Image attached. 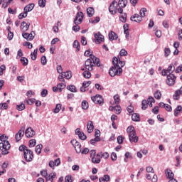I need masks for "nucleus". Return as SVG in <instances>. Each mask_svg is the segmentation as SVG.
I'll return each instance as SVG.
<instances>
[{
  "mask_svg": "<svg viewBox=\"0 0 182 182\" xmlns=\"http://www.w3.org/2000/svg\"><path fill=\"white\" fill-rule=\"evenodd\" d=\"M112 63L114 66H112L109 70V74L112 77H114V76H120L123 73V66L126 65L124 61L120 60V58H114L112 60Z\"/></svg>",
  "mask_w": 182,
  "mask_h": 182,
  "instance_id": "1",
  "label": "nucleus"
},
{
  "mask_svg": "<svg viewBox=\"0 0 182 182\" xmlns=\"http://www.w3.org/2000/svg\"><path fill=\"white\" fill-rule=\"evenodd\" d=\"M0 140L1 141L0 143V150H4L2 151V154L4 156H6V154H9V151H8V150L11 149V144H9V141H7L8 137H6V136L5 135H0Z\"/></svg>",
  "mask_w": 182,
  "mask_h": 182,
  "instance_id": "2",
  "label": "nucleus"
},
{
  "mask_svg": "<svg viewBox=\"0 0 182 182\" xmlns=\"http://www.w3.org/2000/svg\"><path fill=\"white\" fill-rule=\"evenodd\" d=\"M90 156L92 163H93L94 164H99L100 163L101 158H100V152L96 154V150L92 149L90 151Z\"/></svg>",
  "mask_w": 182,
  "mask_h": 182,
  "instance_id": "3",
  "label": "nucleus"
},
{
  "mask_svg": "<svg viewBox=\"0 0 182 182\" xmlns=\"http://www.w3.org/2000/svg\"><path fill=\"white\" fill-rule=\"evenodd\" d=\"M95 67V55H90V58L87 59L85 62V68L89 72H92L93 70V68Z\"/></svg>",
  "mask_w": 182,
  "mask_h": 182,
  "instance_id": "4",
  "label": "nucleus"
},
{
  "mask_svg": "<svg viewBox=\"0 0 182 182\" xmlns=\"http://www.w3.org/2000/svg\"><path fill=\"white\" fill-rule=\"evenodd\" d=\"M23 157L26 161L29 163L33 160V152H32L31 149H27V151H25V153L23 154Z\"/></svg>",
  "mask_w": 182,
  "mask_h": 182,
  "instance_id": "5",
  "label": "nucleus"
},
{
  "mask_svg": "<svg viewBox=\"0 0 182 182\" xmlns=\"http://www.w3.org/2000/svg\"><path fill=\"white\" fill-rule=\"evenodd\" d=\"M70 143L72 146H73V147L75 148L76 153H77L78 154H80V151H82V145L80 144V143L76 139L71 140Z\"/></svg>",
  "mask_w": 182,
  "mask_h": 182,
  "instance_id": "6",
  "label": "nucleus"
},
{
  "mask_svg": "<svg viewBox=\"0 0 182 182\" xmlns=\"http://www.w3.org/2000/svg\"><path fill=\"white\" fill-rule=\"evenodd\" d=\"M109 13L112 15H116L117 13V1L114 0L109 7Z\"/></svg>",
  "mask_w": 182,
  "mask_h": 182,
  "instance_id": "7",
  "label": "nucleus"
},
{
  "mask_svg": "<svg viewBox=\"0 0 182 182\" xmlns=\"http://www.w3.org/2000/svg\"><path fill=\"white\" fill-rule=\"evenodd\" d=\"M82 21H83V12L82 11L77 12L74 19L75 25H80V23H82Z\"/></svg>",
  "mask_w": 182,
  "mask_h": 182,
  "instance_id": "8",
  "label": "nucleus"
},
{
  "mask_svg": "<svg viewBox=\"0 0 182 182\" xmlns=\"http://www.w3.org/2000/svg\"><path fill=\"white\" fill-rule=\"evenodd\" d=\"M94 38H95V43H97V45H100V43L105 41V36H103L100 32L95 33Z\"/></svg>",
  "mask_w": 182,
  "mask_h": 182,
  "instance_id": "9",
  "label": "nucleus"
},
{
  "mask_svg": "<svg viewBox=\"0 0 182 182\" xmlns=\"http://www.w3.org/2000/svg\"><path fill=\"white\" fill-rule=\"evenodd\" d=\"M166 83L168 86H173L176 83V75L173 74H169L167 75Z\"/></svg>",
  "mask_w": 182,
  "mask_h": 182,
  "instance_id": "10",
  "label": "nucleus"
},
{
  "mask_svg": "<svg viewBox=\"0 0 182 182\" xmlns=\"http://www.w3.org/2000/svg\"><path fill=\"white\" fill-rule=\"evenodd\" d=\"M91 100L97 105H103V98L102 95H97L95 97H92Z\"/></svg>",
  "mask_w": 182,
  "mask_h": 182,
  "instance_id": "11",
  "label": "nucleus"
},
{
  "mask_svg": "<svg viewBox=\"0 0 182 182\" xmlns=\"http://www.w3.org/2000/svg\"><path fill=\"white\" fill-rule=\"evenodd\" d=\"M25 134V127H21V129L16 134V140L19 141Z\"/></svg>",
  "mask_w": 182,
  "mask_h": 182,
  "instance_id": "12",
  "label": "nucleus"
},
{
  "mask_svg": "<svg viewBox=\"0 0 182 182\" xmlns=\"http://www.w3.org/2000/svg\"><path fill=\"white\" fill-rule=\"evenodd\" d=\"M35 135V131L33 130V129H32V127H28L26 129L25 131V136L26 137H33Z\"/></svg>",
  "mask_w": 182,
  "mask_h": 182,
  "instance_id": "13",
  "label": "nucleus"
},
{
  "mask_svg": "<svg viewBox=\"0 0 182 182\" xmlns=\"http://www.w3.org/2000/svg\"><path fill=\"white\" fill-rule=\"evenodd\" d=\"M129 139L131 143H137V141H139V137L137 136V135H136V132H132L129 134Z\"/></svg>",
  "mask_w": 182,
  "mask_h": 182,
  "instance_id": "14",
  "label": "nucleus"
},
{
  "mask_svg": "<svg viewBox=\"0 0 182 182\" xmlns=\"http://www.w3.org/2000/svg\"><path fill=\"white\" fill-rule=\"evenodd\" d=\"M131 21H132L133 22L139 23L141 22L142 17L139 14H134L133 16L131 17Z\"/></svg>",
  "mask_w": 182,
  "mask_h": 182,
  "instance_id": "15",
  "label": "nucleus"
},
{
  "mask_svg": "<svg viewBox=\"0 0 182 182\" xmlns=\"http://www.w3.org/2000/svg\"><path fill=\"white\" fill-rule=\"evenodd\" d=\"M87 133H92L93 132V129H95V126L93 125V122L88 121L87 124Z\"/></svg>",
  "mask_w": 182,
  "mask_h": 182,
  "instance_id": "16",
  "label": "nucleus"
},
{
  "mask_svg": "<svg viewBox=\"0 0 182 182\" xmlns=\"http://www.w3.org/2000/svg\"><path fill=\"white\" fill-rule=\"evenodd\" d=\"M108 36H109V41H116L119 38L117 34L114 31L109 32Z\"/></svg>",
  "mask_w": 182,
  "mask_h": 182,
  "instance_id": "17",
  "label": "nucleus"
},
{
  "mask_svg": "<svg viewBox=\"0 0 182 182\" xmlns=\"http://www.w3.org/2000/svg\"><path fill=\"white\" fill-rule=\"evenodd\" d=\"M33 8H35V4H30L24 7V12H26L28 14V12H31V11L33 9Z\"/></svg>",
  "mask_w": 182,
  "mask_h": 182,
  "instance_id": "18",
  "label": "nucleus"
},
{
  "mask_svg": "<svg viewBox=\"0 0 182 182\" xmlns=\"http://www.w3.org/2000/svg\"><path fill=\"white\" fill-rule=\"evenodd\" d=\"M87 15L89 18H92L95 15V9L92 7H89L87 9Z\"/></svg>",
  "mask_w": 182,
  "mask_h": 182,
  "instance_id": "19",
  "label": "nucleus"
},
{
  "mask_svg": "<svg viewBox=\"0 0 182 182\" xmlns=\"http://www.w3.org/2000/svg\"><path fill=\"white\" fill-rule=\"evenodd\" d=\"M117 5L119 8H126L127 5V0H119Z\"/></svg>",
  "mask_w": 182,
  "mask_h": 182,
  "instance_id": "20",
  "label": "nucleus"
},
{
  "mask_svg": "<svg viewBox=\"0 0 182 182\" xmlns=\"http://www.w3.org/2000/svg\"><path fill=\"white\" fill-rule=\"evenodd\" d=\"M174 70H176V67L173 64H171L166 69V71L168 72V73H169V75L173 74V72H174Z\"/></svg>",
  "mask_w": 182,
  "mask_h": 182,
  "instance_id": "21",
  "label": "nucleus"
},
{
  "mask_svg": "<svg viewBox=\"0 0 182 182\" xmlns=\"http://www.w3.org/2000/svg\"><path fill=\"white\" fill-rule=\"evenodd\" d=\"M73 47L76 49L77 52H79V50H80V44L79 43V41H77V40H75L73 42Z\"/></svg>",
  "mask_w": 182,
  "mask_h": 182,
  "instance_id": "22",
  "label": "nucleus"
},
{
  "mask_svg": "<svg viewBox=\"0 0 182 182\" xmlns=\"http://www.w3.org/2000/svg\"><path fill=\"white\" fill-rule=\"evenodd\" d=\"M36 58H38V48L35 49L33 52L31 53L32 60H36Z\"/></svg>",
  "mask_w": 182,
  "mask_h": 182,
  "instance_id": "23",
  "label": "nucleus"
},
{
  "mask_svg": "<svg viewBox=\"0 0 182 182\" xmlns=\"http://www.w3.org/2000/svg\"><path fill=\"white\" fill-rule=\"evenodd\" d=\"M180 112H182L181 105H178L176 107V108L174 110V116L177 117V116H178V114H180Z\"/></svg>",
  "mask_w": 182,
  "mask_h": 182,
  "instance_id": "24",
  "label": "nucleus"
},
{
  "mask_svg": "<svg viewBox=\"0 0 182 182\" xmlns=\"http://www.w3.org/2000/svg\"><path fill=\"white\" fill-rule=\"evenodd\" d=\"M43 147V145H42V144H40L36 146L35 151L36 154H40L42 152Z\"/></svg>",
  "mask_w": 182,
  "mask_h": 182,
  "instance_id": "25",
  "label": "nucleus"
},
{
  "mask_svg": "<svg viewBox=\"0 0 182 182\" xmlns=\"http://www.w3.org/2000/svg\"><path fill=\"white\" fill-rule=\"evenodd\" d=\"M132 119L133 122H139L140 121V115L139 114H132Z\"/></svg>",
  "mask_w": 182,
  "mask_h": 182,
  "instance_id": "26",
  "label": "nucleus"
},
{
  "mask_svg": "<svg viewBox=\"0 0 182 182\" xmlns=\"http://www.w3.org/2000/svg\"><path fill=\"white\" fill-rule=\"evenodd\" d=\"M181 95V94L180 93V91L178 90L175 91V93L173 95V100H178V99H180V95Z\"/></svg>",
  "mask_w": 182,
  "mask_h": 182,
  "instance_id": "27",
  "label": "nucleus"
},
{
  "mask_svg": "<svg viewBox=\"0 0 182 182\" xmlns=\"http://www.w3.org/2000/svg\"><path fill=\"white\" fill-rule=\"evenodd\" d=\"M20 61L21 62L23 66H28V63H29L28 58L25 57H21Z\"/></svg>",
  "mask_w": 182,
  "mask_h": 182,
  "instance_id": "28",
  "label": "nucleus"
},
{
  "mask_svg": "<svg viewBox=\"0 0 182 182\" xmlns=\"http://www.w3.org/2000/svg\"><path fill=\"white\" fill-rule=\"evenodd\" d=\"M100 159H104L105 160H107L109 159V153L107 152H100Z\"/></svg>",
  "mask_w": 182,
  "mask_h": 182,
  "instance_id": "29",
  "label": "nucleus"
},
{
  "mask_svg": "<svg viewBox=\"0 0 182 182\" xmlns=\"http://www.w3.org/2000/svg\"><path fill=\"white\" fill-rule=\"evenodd\" d=\"M154 96L155 99H157V100H160L161 99V92H160V90H156L154 93Z\"/></svg>",
  "mask_w": 182,
  "mask_h": 182,
  "instance_id": "30",
  "label": "nucleus"
},
{
  "mask_svg": "<svg viewBox=\"0 0 182 182\" xmlns=\"http://www.w3.org/2000/svg\"><path fill=\"white\" fill-rule=\"evenodd\" d=\"M166 173L168 176V178H169V180H175L174 179V173L173 172H171V170H167Z\"/></svg>",
  "mask_w": 182,
  "mask_h": 182,
  "instance_id": "31",
  "label": "nucleus"
},
{
  "mask_svg": "<svg viewBox=\"0 0 182 182\" xmlns=\"http://www.w3.org/2000/svg\"><path fill=\"white\" fill-rule=\"evenodd\" d=\"M95 140L97 141H100V130L96 129L95 134Z\"/></svg>",
  "mask_w": 182,
  "mask_h": 182,
  "instance_id": "32",
  "label": "nucleus"
},
{
  "mask_svg": "<svg viewBox=\"0 0 182 182\" xmlns=\"http://www.w3.org/2000/svg\"><path fill=\"white\" fill-rule=\"evenodd\" d=\"M127 19V14L126 13H124L122 15L119 16V20L121 22H123L124 23Z\"/></svg>",
  "mask_w": 182,
  "mask_h": 182,
  "instance_id": "33",
  "label": "nucleus"
},
{
  "mask_svg": "<svg viewBox=\"0 0 182 182\" xmlns=\"http://www.w3.org/2000/svg\"><path fill=\"white\" fill-rule=\"evenodd\" d=\"M63 75L65 79H70L72 77V72L70 71H67L63 73Z\"/></svg>",
  "mask_w": 182,
  "mask_h": 182,
  "instance_id": "34",
  "label": "nucleus"
},
{
  "mask_svg": "<svg viewBox=\"0 0 182 182\" xmlns=\"http://www.w3.org/2000/svg\"><path fill=\"white\" fill-rule=\"evenodd\" d=\"M148 105H149L148 101L146 100H143L141 102V105H142L141 109L143 110H146V109H147Z\"/></svg>",
  "mask_w": 182,
  "mask_h": 182,
  "instance_id": "35",
  "label": "nucleus"
},
{
  "mask_svg": "<svg viewBox=\"0 0 182 182\" xmlns=\"http://www.w3.org/2000/svg\"><path fill=\"white\" fill-rule=\"evenodd\" d=\"M147 102L149 103V107H153V103H154L156 101L154 100V97H149Z\"/></svg>",
  "mask_w": 182,
  "mask_h": 182,
  "instance_id": "36",
  "label": "nucleus"
},
{
  "mask_svg": "<svg viewBox=\"0 0 182 182\" xmlns=\"http://www.w3.org/2000/svg\"><path fill=\"white\" fill-rule=\"evenodd\" d=\"M84 77H85V79H90V77H92V74L90 73V71H85L83 73H82Z\"/></svg>",
  "mask_w": 182,
  "mask_h": 182,
  "instance_id": "37",
  "label": "nucleus"
},
{
  "mask_svg": "<svg viewBox=\"0 0 182 182\" xmlns=\"http://www.w3.org/2000/svg\"><path fill=\"white\" fill-rule=\"evenodd\" d=\"M55 177H56V173L55 172L50 173L48 176V181H49L50 180L51 182H53V178H55Z\"/></svg>",
  "mask_w": 182,
  "mask_h": 182,
  "instance_id": "38",
  "label": "nucleus"
},
{
  "mask_svg": "<svg viewBox=\"0 0 182 182\" xmlns=\"http://www.w3.org/2000/svg\"><path fill=\"white\" fill-rule=\"evenodd\" d=\"M38 6L40 8H45L46 6V0H38Z\"/></svg>",
  "mask_w": 182,
  "mask_h": 182,
  "instance_id": "39",
  "label": "nucleus"
},
{
  "mask_svg": "<svg viewBox=\"0 0 182 182\" xmlns=\"http://www.w3.org/2000/svg\"><path fill=\"white\" fill-rule=\"evenodd\" d=\"M57 86L59 89V92H62V90H63V89L66 87V84H65V82H62V83L58 84Z\"/></svg>",
  "mask_w": 182,
  "mask_h": 182,
  "instance_id": "40",
  "label": "nucleus"
},
{
  "mask_svg": "<svg viewBox=\"0 0 182 182\" xmlns=\"http://www.w3.org/2000/svg\"><path fill=\"white\" fill-rule=\"evenodd\" d=\"M82 108L83 109V110H87V109L89 108V103L87 101H82Z\"/></svg>",
  "mask_w": 182,
  "mask_h": 182,
  "instance_id": "41",
  "label": "nucleus"
},
{
  "mask_svg": "<svg viewBox=\"0 0 182 182\" xmlns=\"http://www.w3.org/2000/svg\"><path fill=\"white\" fill-rule=\"evenodd\" d=\"M16 109L18 110V112H22V110H25V104L21 103V105H17Z\"/></svg>",
  "mask_w": 182,
  "mask_h": 182,
  "instance_id": "42",
  "label": "nucleus"
},
{
  "mask_svg": "<svg viewBox=\"0 0 182 182\" xmlns=\"http://www.w3.org/2000/svg\"><path fill=\"white\" fill-rule=\"evenodd\" d=\"M146 12H147V9L146 8H142L141 9L139 14L142 18H144L146 16Z\"/></svg>",
  "mask_w": 182,
  "mask_h": 182,
  "instance_id": "43",
  "label": "nucleus"
},
{
  "mask_svg": "<svg viewBox=\"0 0 182 182\" xmlns=\"http://www.w3.org/2000/svg\"><path fill=\"white\" fill-rule=\"evenodd\" d=\"M60 109H62V105L57 104L56 106H55V108L53 110V112L55 113H59V112H60Z\"/></svg>",
  "mask_w": 182,
  "mask_h": 182,
  "instance_id": "44",
  "label": "nucleus"
},
{
  "mask_svg": "<svg viewBox=\"0 0 182 182\" xmlns=\"http://www.w3.org/2000/svg\"><path fill=\"white\" fill-rule=\"evenodd\" d=\"M127 132L129 133V134H132V133H136V132L134 131V127H133V126H129V127L127 129Z\"/></svg>",
  "mask_w": 182,
  "mask_h": 182,
  "instance_id": "45",
  "label": "nucleus"
},
{
  "mask_svg": "<svg viewBox=\"0 0 182 182\" xmlns=\"http://www.w3.org/2000/svg\"><path fill=\"white\" fill-rule=\"evenodd\" d=\"M114 100L115 105H119V103H120V97L119 96V95H115L114 96Z\"/></svg>",
  "mask_w": 182,
  "mask_h": 182,
  "instance_id": "46",
  "label": "nucleus"
},
{
  "mask_svg": "<svg viewBox=\"0 0 182 182\" xmlns=\"http://www.w3.org/2000/svg\"><path fill=\"white\" fill-rule=\"evenodd\" d=\"M67 89L70 90V92H73V93H76V87L75 85H70L67 87Z\"/></svg>",
  "mask_w": 182,
  "mask_h": 182,
  "instance_id": "47",
  "label": "nucleus"
},
{
  "mask_svg": "<svg viewBox=\"0 0 182 182\" xmlns=\"http://www.w3.org/2000/svg\"><path fill=\"white\" fill-rule=\"evenodd\" d=\"M41 176L44 177V178L46 179V181H48V172L46 170H43L41 171Z\"/></svg>",
  "mask_w": 182,
  "mask_h": 182,
  "instance_id": "48",
  "label": "nucleus"
},
{
  "mask_svg": "<svg viewBox=\"0 0 182 182\" xmlns=\"http://www.w3.org/2000/svg\"><path fill=\"white\" fill-rule=\"evenodd\" d=\"M94 66H100V60L95 56L94 58Z\"/></svg>",
  "mask_w": 182,
  "mask_h": 182,
  "instance_id": "49",
  "label": "nucleus"
},
{
  "mask_svg": "<svg viewBox=\"0 0 182 182\" xmlns=\"http://www.w3.org/2000/svg\"><path fill=\"white\" fill-rule=\"evenodd\" d=\"M18 150L19 151H23V154H24L25 151H28V147H26V146L21 145L19 146Z\"/></svg>",
  "mask_w": 182,
  "mask_h": 182,
  "instance_id": "50",
  "label": "nucleus"
},
{
  "mask_svg": "<svg viewBox=\"0 0 182 182\" xmlns=\"http://www.w3.org/2000/svg\"><path fill=\"white\" fill-rule=\"evenodd\" d=\"M0 109L1 110H6L8 109V104L6 102L0 104Z\"/></svg>",
  "mask_w": 182,
  "mask_h": 182,
  "instance_id": "51",
  "label": "nucleus"
},
{
  "mask_svg": "<svg viewBox=\"0 0 182 182\" xmlns=\"http://www.w3.org/2000/svg\"><path fill=\"white\" fill-rule=\"evenodd\" d=\"M36 146V139H31L29 141V147H34Z\"/></svg>",
  "mask_w": 182,
  "mask_h": 182,
  "instance_id": "52",
  "label": "nucleus"
},
{
  "mask_svg": "<svg viewBox=\"0 0 182 182\" xmlns=\"http://www.w3.org/2000/svg\"><path fill=\"white\" fill-rule=\"evenodd\" d=\"M114 110L117 114H120V112H122V107H120V106L114 107Z\"/></svg>",
  "mask_w": 182,
  "mask_h": 182,
  "instance_id": "53",
  "label": "nucleus"
},
{
  "mask_svg": "<svg viewBox=\"0 0 182 182\" xmlns=\"http://www.w3.org/2000/svg\"><path fill=\"white\" fill-rule=\"evenodd\" d=\"M26 16H28V13L24 11L18 15V19H23V18H26Z\"/></svg>",
  "mask_w": 182,
  "mask_h": 182,
  "instance_id": "54",
  "label": "nucleus"
},
{
  "mask_svg": "<svg viewBox=\"0 0 182 182\" xmlns=\"http://www.w3.org/2000/svg\"><path fill=\"white\" fill-rule=\"evenodd\" d=\"M90 22H91V23H98V22H100V17L97 16L95 20L93 19H90Z\"/></svg>",
  "mask_w": 182,
  "mask_h": 182,
  "instance_id": "55",
  "label": "nucleus"
},
{
  "mask_svg": "<svg viewBox=\"0 0 182 182\" xmlns=\"http://www.w3.org/2000/svg\"><path fill=\"white\" fill-rule=\"evenodd\" d=\"M81 43L82 45H83V46H86V45H87V41L86 40V37H81Z\"/></svg>",
  "mask_w": 182,
  "mask_h": 182,
  "instance_id": "56",
  "label": "nucleus"
},
{
  "mask_svg": "<svg viewBox=\"0 0 182 182\" xmlns=\"http://www.w3.org/2000/svg\"><path fill=\"white\" fill-rule=\"evenodd\" d=\"M42 97H46L48 96V90L43 89L41 92Z\"/></svg>",
  "mask_w": 182,
  "mask_h": 182,
  "instance_id": "57",
  "label": "nucleus"
},
{
  "mask_svg": "<svg viewBox=\"0 0 182 182\" xmlns=\"http://www.w3.org/2000/svg\"><path fill=\"white\" fill-rule=\"evenodd\" d=\"M22 36H23V38H24V39H26V41H31V40H29V39H31L29 33H23Z\"/></svg>",
  "mask_w": 182,
  "mask_h": 182,
  "instance_id": "58",
  "label": "nucleus"
},
{
  "mask_svg": "<svg viewBox=\"0 0 182 182\" xmlns=\"http://www.w3.org/2000/svg\"><path fill=\"white\" fill-rule=\"evenodd\" d=\"M57 72L58 73H60V74L63 73V69L62 68V65H57Z\"/></svg>",
  "mask_w": 182,
  "mask_h": 182,
  "instance_id": "59",
  "label": "nucleus"
},
{
  "mask_svg": "<svg viewBox=\"0 0 182 182\" xmlns=\"http://www.w3.org/2000/svg\"><path fill=\"white\" fill-rule=\"evenodd\" d=\"M120 56H127V51L124 49H122L119 52Z\"/></svg>",
  "mask_w": 182,
  "mask_h": 182,
  "instance_id": "60",
  "label": "nucleus"
},
{
  "mask_svg": "<svg viewBox=\"0 0 182 182\" xmlns=\"http://www.w3.org/2000/svg\"><path fill=\"white\" fill-rule=\"evenodd\" d=\"M146 170L147 173H152L153 174L154 173V169L151 166H147Z\"/></svg>",
  "mask_w": 182,
  "mask_h": 182,
  "instance_id": "61",
  "label": "nucleus"
},
{
  "mask_svg": "<svg viewBox=\"0 0 182 182\" xmlns=\"http://www.w3.org/2000/svg\"><path fill=\"white\" fill-rule=\"evenodd\" d=\"M90 151L89 148H85L84 149L81 150L80 153L81 154H87Z\"/></svg>",
  "mask_w": 182,
  "mask_h": 182,
  "instance_id": "62",
  "label": "nucleus"
},
{
  "mask_svg": "<svg viewBox=\"0 0 182 182\" xmlns=\"http://www.w3.org/2000/svg\"><path fill=\"white\" fill-rule=\"evenodd\" d=\"M65 182H73V180H72V176H67L65 178Z\"/></svg>",
  "mask_w": 182,
  "mask_h": 182,
  "instance_id": "63",
  "label": "nucleus"
},
{
  "mask_svg": "<svg viewBox=\"0 0 182 182\" xmlns=\"http://www.w3.org/2000/svg\"><path fill=\"white\" fill-rule=\"evenodd\" d=\"M79 139H80V140H86L87 136L85 135V133H82L80 134V135H78Z\"/></svg>",
  "mask_w": 182,
  "mask_h": 182,
  "instance_id": "64",
  "label": "nucleus"
}]
</instances>
